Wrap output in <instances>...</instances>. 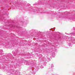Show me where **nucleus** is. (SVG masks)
<instances>
[{
  "mask_svg": "<svg viewBox=\"0 0 75 75\" xmlns=\"http://www.w3.org/2000/svg\"><path fill=\"white\" fill-rule=\"evenodd\" d=\"M71 45V43H70V44H69V45Z\"/></svg>",
  "mask_w": 75,
  "mask_h": 75,
  "instance_id": "2",
  "label": "nucleus"
},
{
  "mask_svg": "<svg viewBox=\"0 0 75 75\" xmlns=\"http://www.w3.org/2000/svg\"><path fill=\"white\" fill-rule=\"evenodd\" d=\"M52 67H54V66L53 65H52Z\"/></svg>",
  "mask_w": 75,
  "mask_h": 75,
  "instance_id": "1",
  "label": "nucleus"
}]
</instances>
